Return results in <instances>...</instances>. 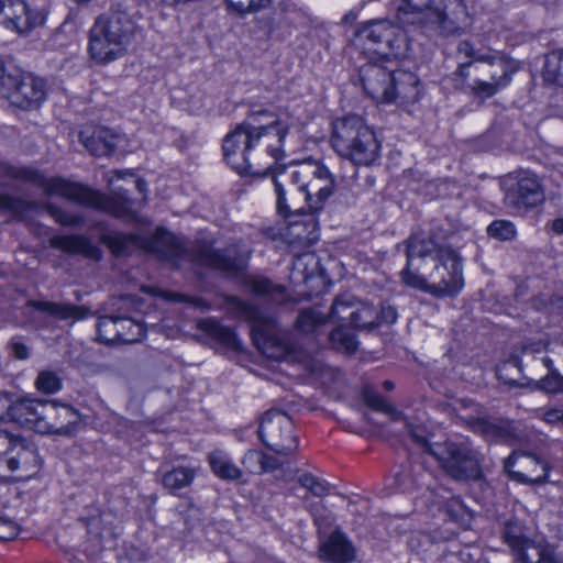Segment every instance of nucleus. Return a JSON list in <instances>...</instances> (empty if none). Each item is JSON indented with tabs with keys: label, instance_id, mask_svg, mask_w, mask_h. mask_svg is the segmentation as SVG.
I'll list each match as a JSON object with an SVG mask.
<instances>
[{
	"label": "nucleus",
	"instance_id": "f257e3e1",
	"mask_svg": "<svg viewBox=\"0 0 563 563\" xmlns=\"http://www.w3.org/2000/svg\"><path fill=\"white\" fill-rule=\"evenodd\" d=\"M287 109L277 113L250 104L246 118L223 139L224 159L243 175H264L285 156L284 145L291 124Z\"/></svg>",
	"mask_w": 563,
	"mask_h": 563
},
{
	"label": "nucleus",
	"instance_id": "f03ea898",
	"mask_svg": "<svg viewBox=\"0 0 563 563\" xmlns=\"http://www.w3.org/2000/svg\"><path fill=\"white\" fill-rule=\"evenodd\" d=\"M277 196V210L284 217L321 210L332 196L335 181L330 170L322 164L283 166L273 172L272 177Z\"/></svg>",
	"mask_w": 563,
	"mask_h": 563
},
{
	"label": "nucleus",
	"instance_id": "7ed1b4c3",
	"mask_svg": "<svg viewBox=\"0 0 563 563\" xmlns=\"http://www.w3.org/2000/svg\"><path fill=\"white\" fill-rule=\"evenodd\" d=\"M136 30L128 8L119 2L97 18L89 32L90 57L100 64L111 63L121 57Z\"/></svg>",
	"mask_w": 563,
	"mask_h": 563
},
{
	"label": "nucleus",
	"instance_id": "20e7f679",
	"mask_svg": "<svg viewBox=\"0 0 563 563\" xmlns=\"http://www.w3.org/2000/svg\"><path fill=\"white\" fill-rule=\"evenodd\" d=\"M331 146L342 158L356 166H371L380 156V142L360 115L349 114L332 123Z\"/></svg>",
	"mask_w": 563,
	"mask_h": 563
},
{
	"label": "nucleus",
	"instance_id": "39448f33",
	"mask_svg": "<svg viewBox=\"0 0 563 563\" xmlns=\"http://www.w3.org/2000/svg\"><path fill=\"white\" fill-rule=\"evenodd\" d=\"M397 16L405 24L439 29L448 35L459 33L470 20L463 0H402Z\"/></svg>",
	"mask_w": 563,
	"mask_h": 563
},
{
	"label": "nucleus",
	"instance_id": "423d86ee",
	"mask_svg": "<svg viewBox=\"0 0 563 563\" xmlns=\"http://www.w3.org/2000/svg\"><path fill=\"white\" fill-rule=\"evenodd\" d=\"M225 303L231 313L251 323L253 341L263 355L274 361H283L291 354V343L273 317L234 296L227 297Z\"/></svg>",
	"mask_w": 563,
	"mask_h": 563
},
{
	"label": "nucleus",
	"instance_id": "0eeeda50",
	"mask_svg": "<svg viewBox=\"0 0 563 563\" xmlns=\"http://www.w3.org/2000/svg\"><path fill=\"white\" fill-rule=\"evenodd\" d=\"M441 470L456 482H478L483 478V455L466 443L445 441L429 448Z\"/></svg>",
	"mask_w": 563,
	"mask_h": 563
},
{
	"label": "nucleus",
	"instance_id": "6e6552de",
	"mask_svg": "<svg viewBox=\"0 0 563 563\" xmlns=\"http://www.w3.org/2000/svg\"><path fill=\"white\" fill-rule=\"evenodd\" d=\"M504 203L517 214H526L545 201L542 179L531 170H517L501 178Z\"/></svg>",
	"mask_w": 563,
	"mask_h": 563
},
{
	"label": "nucleus",
	"instance_id": "1a4fd4ad",
	"mask_svg": "<svg viewBox=\"0 0 563 563\" xmlns=\"http://www.w3.org/2000/svg\"><path fill=\"white\" fill-rule=\"evenodd\" d=\"M356 42L384 58H398L407 51L404 31L388 20H372L357 30Z\"/></svg>",
	"mask_w": 563,
	"mask_h": 563
},
{
	"label": "nucleus",
	"instance_id": "9d476101",
	"mask_svg": "<svg viewBox=\"0 0 563 563\" xmlns=\"http://www.w3.org/2000/svg\"><path fill=\"white\" fill-rule=\"evenodd\" d=\"M257 435L261 442L277 455L291 456L298 450L294 422L282 410L271 409L262 416Z\"/></svg>",
	"mask_w": 563,
	"mask_h": 563
},
{
	"label": "nucleus",
	"instance_id": "9b49d317",
	"mask_svg": "<svg viewBox=\"0 0 563 563\" xmlns=\"http://www.w3.org/2000/svg\"><path fill=\"white\" fill-rule=\"evenodd\" d=\"M434 263L428 273L430 295L437 298L456 296L464 287L462 256L453 247H443Z\"/></svg>",
	"mask_w": 563,
	"mask_h": 563
},
{
	"label": "nucleus",
	"instance_id": "f8f14e48",
	"mask_svg": "<svg viewBox=\"0 0 563 563\" xmlns=\"http://www.w3.org/2000/svg\"><path fill=\"white\" fill-rule=\"evenodd\" d=\"M74 202L107 212L119 219L136 220L134 201L129 197L128 190L118 188L110 195L101 194L87 186L77 183Z\"/></svg>",
	"mask_w": 563,
	"mask_h": 563
},
{
	"label": "nucleus",
	"instance_id": "ddd939ff",
	"mask_svg": "<svg viewBox=\"0 0 563 563\" xmlns=\"http://www.w3.org/2000/svg\"><path fill=\"white\" fill-rule=\"evenodd\" d=\"M250 255V249L241 241H233L224 249H214L211 243L199 242L195 249L198 264L223 272L242 271Z\"/></svg>",
	"mask_w": 563,
	"mask_h": 563
},
{
	"label": "nucleus",
	"instance_id": "4468645a",
	"mask_svg": "<svg viewBox=\"0 0 563 563\" xmlns=\"http://www.w3.org/2000/svg\"><path fill=\"white\" fill-rule=\"evenodd\" d=\"M472 67V62L460 64L453 73V81L455 88L468 92L472 97L482 101L492 98L503 88L507 87L511 81L514 73L506 60H498L499 71L492 73L489 80L474 79L473 82H468V69Z\"/></svg>",
	"mask_w": 563,
	"mask_h": 563
},
{
	"label": "nucleus",
	"instance_id": "2eb2a0df",
	"mask_svg": "<svg viewBox=\"0 0 563 563\" xmlns=\"http://www.w3.org/2000/svg\"><path fill=\"white\" fill-rule=\"evenodd\" d=\"M503 539L517 563H555L552 551L529 539L523 526L517 521L505 523Z\"/></svg>",
	"mask_w": 563,
	"mask_h": 563
},
{
	"label": "nucleus",
	"instance_id": "dca6fc26",
	"mask_svg": "<svg viewBox=\"0 0 563 563\" xmlns=\"http://www.w3.org/2000/svg\"><path fill=\"white\" fill-rule=\"evenodd\" d=\"M508 475L519 483H542L549 464L534 454L514 451L504 462Z\"/></svg>",
	"mask_w": 563,
	"mask_h": 563
},
{
	"label": "nucleus",
	"instance_id": "f3484780",
	"mask_svg": "<svg viewBox=\"0 0 563 563\" xmlns=\"http://www.w3.org/2000/svg\"><path fill=\"white\" fill-rule=\"evenodd\" d=\"M0 21L18 33H27L44 25L46 12L43 9H32L24 0H7L5 5H2Z\"/></svg>",
	"mask_w": 563,
	"mask_h": 563
},
{
	"label": "nucleus",
	"instance_id": "a211bd4d",
	"mask_svg": "<svg viewBox=\"0 0 563 563\" xmlns=\"http://www.w3.org/2000/svg\"><path fill=\"white\" fill-rule=\"evenodd\" d=\"M3 86L11 89L7 98L20 108L37 106L45 97L44 81L31 74L9 75L5 77Z\"/></svg>",
	"mask_w": 563,
	"mask_h": 563
},
{
	"label": "nucleus",
	"instance_id": "6ab92c4d",
	"mask_svg": "<svg viewBox=\"0 0 563 563\" xmlns=\"http://www.w3.org/2000/svg\"><path fill=\"white\" fill-rule=\"evenodd\" d=\"M43 413L47 429L42 431L41 434L70 437L81 421V416L75 408L66 404H59L57 400H47Z\"/></svg>",
	"mask_w": 563,
	"mask_h": 563
},
{
	"label": "nucleus",
	"instance_id": "aec40b11",
	"mask_svg": "<svg viewBox=\"0 0 563 563\" xmlns=\"http://www.w3.org/2000/svg\"><path fill=\"white\" fill-rule=\"evenodd\" d=\"M393 74V70L374 63H367L358 70L363 89L377 102H390Z\"/></svg>",
	"mask_w": 563,
	"mask_h": 563
},
{
	"label": "nucleus",
	"instance_id": "412c9836",
	"mask_svg": "<svg viewBox=\"0 0 563 563\" xmlns=\"http://www.w3.org/2000/svg\"><path fill=\"white\" fill-rule=\"evenodd\" d=\"M10 177L32 183L45 191L48 196H60L67 200H73L77 183L55 177L46 179L38 170L29 167L11 166Z\"/></svg>",
	"mask_w": 563,
	"mask_h": 563
},
{
	"label": "nucleus",
	"instance_id": "4be33fe9",
	"mask_svg": "<svg viewBox=\"0 0 563 563\" xmlns=\"http://www.w3.org/2000/svg\"><path fill=\"white\" fill-rule=\"evenodd\" d=\"M47 400L19 399L12 404L9 420L19 423L21 427L33 430L37 433L47 429L44 421V411Z\"/></svg>",
	"mask_w": 563,
	"mask_h": 563
},
{
	"label": "nucleus",
	"instance_id": "5701e85b",
	"mask_svg": "<svg viewBox=\"0 0 563 563\" xmlns=\"http://www.w3.org/2000/svg\"><path fill=\"white\" fill-rule=\"evenodd\" d=\"M7 459L10 471H16L35 456V450L8 431L0 430V457Z\"/></svg>",
	"mask_w": 563,
	"mask_h": 563
},
{
	"label": "nucleus",
	"instance_id": "b1692460",
	"mask_svg": "<svg viewBox=\"0 0 563 563\" xmlns=\"http://www.w3.org/2000/svg\"><path fill=\"white\" fill-rule=\"evenodd\" d=\"M390 92V102L400 100L401 103H415L420 99V81L411 71L394 70Z\"/></svg>",
	"mask_w": 563,
	"mask_h": 563
},
{
	"label": "nucleus",
	"instance_id": "393cba45",
	"mask_svg": "<svg viewBox=\"0 0 563 563\" xmlns=\"http://www.w3.org/2000/svg\"><path fill=\"white\" fill-rule=\"evenodd\" d=\"M319 556L332 563H351L355 559V550L342 532L335 531L320 545Z\"/></svg>",
	"mask_w": 563,
	"mask_h": 563
},
{
	"label": "nucleus",
	"instance_id": "a878e982",
	"mask_svg": "<svg viewBox=\"0 0 563 563\" xmlns=\"http://www.w3.org/2000/svg\"><path fill=\"white\" fill-rule=\"evenodd\" d=\"M84 146L95 156H107L118 146V135L107 128L86 129L80 132Z\"/></svg>",
	"mask_w": 563,
	"mask_h": 563
},
{
	"label": "nucleus",
	"instance_id": "bb28decb",
	"mask_svg": "<svg viewBox=\"0 0 563 563\" xmlns=\"http://www.w3.org/2000/svg\"><path fill=\"white\" fill-rule=\"evenodd\" d=\"M482 432L488 440L509 445L522 444L527 441V435L514 421L509 420L483 421Z\"/></svg>",
	"mask_w": 563,
	"mask_h": 563
},
{
	"label": "nucleus",
	"instance_id": "cd10ccee",
	"mask_svg": "<svg viewBox=\"0 0 563 563\" xmlns=\"http://www.w3.org/2000/svg\"><path fill=\"white\" fill-rule=\"evenodd\" d=\"M406 256L409 263L413 258H426L431 256L433 261L439 257L440 250L443 247H451L446 244H440L435 236L427 232L412 233L405 242Z\"/></svg>",
	"mask_w": 563,
	"mask_h": 563
},
{
	"label": "nucleus",
	"instance_id": "c85d7f7f",
	"mask_svg": "<svg viewBox=\"0 0 563 563\" xmlns=\"http://www.w3.org/2000/svg\"><path fill=\"white\" fill-rule=\"evenodd\" d=\"M26 306L59 320H81L85 319L90 312L89 308L87 307L76 306L68 302L31 299L26 302Z\"/></svg>",
	"mask_w": 563,
	"mask_h": 563
},
{
	"label": "nucleus",
	"instance_id": "c756f323",
	"mask_svg": "<svg viewBox=\"0 0 563 563\" xmlns=\"http://www.w3.org/2000/svg\"><path fill=\"white\" fill-rule=\"evenodd\" d=\"M51 246L69 254H80L90 260H99L100 250L84 235H55L51 239Z\"/></svg>",
	"mask_w": 563,
	"mask_h": 563
},
{
	"label": "nucleus",
	"instance_id": "7c9ffc66",
	"mask_svg": "<svg viewBox=\"0 0 563 563\" xmlns=\"http://www.w3.org/2000/svg\"><path fill=\"white\" fill-rule=\"evenodd\" d=\"M208 461L213 474L223 481L239 482L243 477L242 470L233 460L222 450L212 451Z\"/></svg>",
	"mask_w": 563,
	"mask_h": 563
},
{
	"label": "nucleus",
	"instance_id": "2f4dec72",
	"mask_svg": "<svg viewBox=\"0 0 563 563\" xmlns=\"http://www.w3.org/2000/svg\"><path fill=\"white\" fill-rule=\"evenodd\" d=\"M100 241L106 244L115 256H124L139 246L140 236L134 233H122L118 231L101 234Z\"/></svg>",
	"mask_w": 563,
	"mask_h": 563
},
{
	"label": "nucleus",
	"instance_id": "473e14b6",
	"mask_svg": "<svg viewBox=\"0 0 563 563\" xmlns=\"http://www.w3.org/2000/svg\"><path fill=\"white\" fill-rule=\"evenodd\" d=\"M151 247L159 256L173 262L183 258L185 253L179 240L169 232H157Z\"/></svg>",
	"mask_w": 563,
	"mask_h": 563
},
{
	"label": "nucleus",
	"instance_id": "72a5a7b5",
	"mask_svg": "<svg viewBox=\"0 0 563 563\" xmlns=\"http://www.w3.org/2000/svg\"><path fill=\"white\" fill-rule=\"evenodd\" d=\"M196 477V470L188 466H177L164 473L161 483L169 493L176 494L178 490L191 485Z\"/></svg>",
	"mask_w": 563,
	"mask_h": 563
},
{
	"label": "nucleus",
	"instance_id": "f704fd0d",
	"mask_svg": "<svg viewBox=\"0 0 563 563\" xmlns=\"http://www.w3.org/2000/svg\"><path fill=\"white\" fill-rule=\"evenodd\" d=\"M350 324L357 329L373 330L380 327L378 312L373 305L357 299L355 309L351 312Z\"/></svg>",
	"mask_w": 563,
	"mask_h": 563
},
{
	"label": "nucleus",
	"instance_id": "c9c22d12",
	"mask_svg": "<svg viewBox=\"0 0 563 563\" xmlns=\"http://www.w3.org/2000/svg\"><path fill=\"white\" fill-rule=\"evenodd\" d=\"M200 328L220 343L232 350H240L241 343L236 333L228 327H223L214 319H207L200 323Z\"/></svg>",
	"mask_w": 563,
	"mask_h": 563
},
{
	"label": "nucleus",
	"instance_id": "e433bc0d",
	"mask_svg": "<svg viewBox=\"0 0 563 563\" xmlns=\"http://www.w3.org/2000/svg\"><path fill=\"white\" fill-rule=\"evenodd\" d=\"M364 402L376 411L387 413L391 420L399 421L404 419V416L394 406L388 404L386 399L380 396L371 386H365L362 391Z\"/></svg>",
	"mask_w": 563,
	"mask_h": 563
},
{
	"label": "nucleus",
	"instance_id": "4c0bfd02",
	"mask_svg": "<svg viewBox=\"0 0 563 563\" xmlns=\"http://www.w3.org/2000/svg\"><path fill=\"white\" fill-rule=\"evenodd\" d=\"M543 79L563 88V49L553 51L547 56Z\"/></svg>",
	"mask_w": 563,
	"mask_h": 563
},
{
	"label": "nucleus",
	"instance_id": "58836bf2",
	"mask_svg": "<svg viewBox=\"0 0 563 563\" xmlns=\"http://www.w3.org/2000/svg\"><path fill=\"white\" fill-rule=\"evenodd\" d=\"M356 301L357 298L350 292L338 295L332 302L329 317L350 323L352 319L351 312L355 309Z\"/></svg>",
	"mask_w": 563,
	"mask_h": 563
},
{
	"label": "nucleus",
	"instance_id": "ea45409f",
	"mask_svg": "<svg viewBox=\"0 0 563 563\" xmlns=\"http://www.w3.org/2000/svg\"><path fill=\"white\" fill-rule=\"evenodd\" d=\"M98 341L103 344L120 343V331L118 329V316H102L97 323Z\"/></svg>",
	"mask_w": 563,
	"mask_h": 563
},
{
	"label": "nucleus",
	"instance_id": "a19ab883",
	"mask_svg": "<svg viewBox=\"0 0 563 563\" xmlns=\"http://www.w3.org/2000/svg\"><path fill=\"white\" fill-rule=\"evenodd\" d=\"M118 329L120 331V343H134L145 335L143 324L128 317L118 316Z\"/></svg>",
	"mask_w": 563,
	"mask_h": 563
},
{
	"label": "nucleus",
	"instance_id": "79ce46f5",
	"mask_svg": "<svg viewBox=\"0 0 563 563\" xmlns=\"http://www.w3.org/2000/svg\"><path fill=\"white\" fill-rule=\"evenodd\" d=\"M35 203L7 194H0V211L10 212L13 217L22 219L24 214L35 208Z\"/></svg>",
	"mask_w": 563,
	"mask_h": 563
},
{
	"label": "nucleus",
	"instance_id": "37998d69",
	"mask_svg": "<svg viewBox=\"0 0 563 563\" xmlns=\"http://www.w3.org/2000/svg\"><path fill=\"white\" fill-rule=\"evenodd\" d=\"M327 322V318L314 309H305L298 314L295 325L302 333H312Z\"/></svg>",
	"mask_w": 563,
	"mask_h": 563
},
{
	"label": "nucleus",
	"instance_id": "c03bdc74",
	"mask_svg": "<svg viewBox=\"0 0 563 563\" xmlns=\"http://www.w3.org/2000/svg\"><path fill=\"white\" fill-rule=\"evenodd\" d=\"M253 294L260 296H269L274 301L280 302L284 299L285 287L274 285L267 278H253L249 283Z\"/></svg>",
	"mask_w": 563,
	"mask_h": 563
},
{
	"label": "nucleus",
	"instance_id": "a18cd8bd",
	"mask_svg": "<svg viewBox=\"0 0 563 563\" xmlns=\"http://www.w3.org/2000/svg\"><path fill=\"white\" fill-rule=\"evenodd\" d=\"M330 341L335 349L349 354L354 353L358 345L355 334L344 327H338L331 331Z\"/></svg>",
	"mask_w": 563,
	"mask_h": 563
},
{
	"label": "nucleus",
	"instance_id": "49530a36",
	"mask_svg": "<svg viewBox=\"0 0 563 563\" xmlns=\"http://www.w3.org/2000/svg\"><path fill=\"white\" fill-rule=\"evenodd\" d=\"M411 265L412 262L409 263V260H407L405 268L400 272L401 282L410 288L430 294L431 282L429 280V276H422L418 272L412 271Z\"/></svg>",
	"mask_w": 563,
	"mask_h": 563
},
{
	"label": "nucleus",
	"instance_id": "de8ad7c7",
	"mask_svg": "<svg viewBox=\"0 0 563 563\" xmlns=\"http://www.w3.org/2000/svg\"><path fill=\"white\" fill-rule=\"evenodd\" d=\"M488 236L499 241H511L517 235L515 224L509 220H495L486 230Z\"/></svg>",
	"mask_w": 563,
	"mask_h": 563
},
{
	"label": "nucleus",
	"instance_id": "09e8293b",
	"mask_svg": "<svg viewBox=\"0 0 563 563\" xmlns=\"http://www.w3.org/2000/svg\"><path fill=\"white\" fill-rule=\"evenodd\" d=\"M231 12L240 16L257 12L269 5L271 0H225Z\"/></svg>",
	"mask_w": 563,
	"mask_h": 563
},
{
	"label": "nucleus",
	"instance_id": "8fccbe9b",
	"mask_svg": "<svg viewBox=\"0 0 563 563\" xmlns=\"http://www.w3.org/2000/svg\"><path fill=\"white\" fill-rule=\"evenodd\" d=\"M35 386L44 394H54L62 388V379L53 371H42L36 377Z\"/></svg>",
	"mask_w": 563,
	"mask_h": 563
},
{
	"label": "nucleus",
	"instance_id": "3c124183",
	"mask_svg": "<svg viewBox=\"0 0 563 563\" xmlns=\"http://www.w3.org/2000/svg\"><path fill=\"white\" fill-rule=\"evenodd\" d=\"M298 483L316 497H324L329 494V487L327 483L319 479L311 473L301 474L298 477Z\"/></svg>",
	"mask_w": 563,
	"mask_h": 563
},
{
	"label": "nucleus",
	"instance_id": "603ef678",
	"mask_svg": "<svg viewBox=\"0 0 563 563\" xmlns=\"http://www.w3.org/2000/svg\"><path fill=\"white\" fill-rule=\"evenodd\" d=\"M46 211L48 214L60 225L77 227L84 222V218L77 214H71L56 206L47 205Z\"/></svg>",
	"mask_w": 563,
	"mask_h": 563
},
{
	"label": "nucleus",
	"instance_id": "864d4df0",
	"mask_svg": "<svg viewBox=\"0 0 563 563\" xmlns=\"http://www.w3.org/2000/svg\"><path fill=\"white\" fill-rule=\"evenodd\" d=\"M538 388L549 394L563 393V375L559 372L548 373L538 382Z\"/></svg>",
	"mask_w": 563,
	"mask_h": 563
},
{
	"label": "nucleus",
	"instance_id": "5fc2aeb1",
	"mask_svg": "<svg viewBox=\"0 0 563 563\" xmlns=\"http://www.w3.org/2000/svg\"><path fill=\"white\" fill-rule=\"evenodd\" d=\"M262 452L263 451L247 450L244 453L241 463L251 474H261L260 467H262L263 460Z\"/></svg>",
	"mask_w": 563,
	"mask_h": 563
},
{
	"label": "nucleus",
	"instance_id": "6e6d98bb",
	"mask_svg": "<svg viewBox=\"0 0 563 563\" xmlns=\"http://www.w3.org/2000/svg\"><path fill=\"white\" fill-rule=\"evenodd\" d=\"M262 467H260L261 470V474H264V473H272V472H275L279 468H282L284 466V464L286 463V460L288 456H280V455H277L275 453V455H272V454H267L265 452H262Z\"/></svg>",
	"mask_w": 563,
	"mask_h": 563
},
{
	"label": "nucleus",
	"instance_id": "4d7b16f0",
	"mask_svg": "<svg viewBox=\"0 0 563 563\" xmlns=\"http://www.w3.org/2000/svg\"><path fill=\"white\" fill-rule=\"evenodd\" d=\"M8 349L11 355L20 361L27 360L31 355L30 347L19 336H14L10 340Z\"/></svg>",
	"mask_w": 563,
	"mask_h": 563
},
{
	"label": "nucleus",
	"instance_id": "13d9d810",
	"mask_svg": "<svg viewBox=\"0 0 563 563\" xmlns=\"http://www.w3.org/2000/svg\"><path fill=\"white\" fill-rule=\"evenodd\" d=\"M407 430H408V433L410 434L411 439L417 444L422 446L428 453H429V448L430 446H435L438 444V443H435V444L429 443L428 437H427V431L422 427L413 426L411 423H407Z\"/></svg>",
	"mask_w": 563,
	"mask_h": 563
},
{
	"label": "nucleus",
	"instance_id": "bf43d9fd",
	"mask_svg": "<svg viewBox=\"0 0 563 563\" xmlns=\"http://www.w3.org/2000/svg\"><path fill=\"white\" fill-rule=\"evenodd\" d=\"M19 532L20 529L14 521L0 517V541L12 540Z\"/></svg>",
	"mask_w": 563,
	"mask_h": 563
},
{
	"label": "nucleus",
	"instance_id": "052dcab7",
	"mask_svg": "<svg viewBox=\"0 0 563 563\" xmlns=\"http://www.w3.org/2000/svg\"><path fill=\"white\" fill-rule=\"evenodd\" d=\"M378 312V320L380 322V325L383 323H386V324H391L394 322H396L397 318H398V312H397V309L396 307L389 305V303H383L380 306V309Z\"/></svg>",
	"mask_w": 563,
	"mask_h": 563
},
{
	"label": "nucleus",
	"instance_id": "680f3d73",
	"mask_svg": "<svg viewBox=\"0 0 563 563\" xmlns=\"http://www.w3.org/2000/svg\"><path fill=\"white\" fill-rule=\"evenodd\" d=\"M12 404L10 394L0 391V420L10 418Z\"/></svg>",
	"mask_w": 563,
	"mask_h": 563
},
{
	"label": "nucleus",
	"instance_id": "e2e57ef3",
	"mask_svg": "<svg viewBox=\"0 0 563 563\" xmlns=\"http://www.w3.org/2000/svg\"><path fill=\"white\" fill-rule=\"evenodd\" d=\"M543 419L548 423H561L563 426V408H552L543 413Z\"/></svg>",
	"mask_w": 563,
	"mask_h": 563
},
{
	"label": "nucleus",
	"instance_id": "0e129e2a",
	"mask_svg": "<svg viewBox=\"0 0 563 563\" xmlns=\"http://www.w3.org/2000/svg\"><path fill=\"white\" fill-rule=\"evenodd\" d=\"M183 301L188 302L201 311H208L211 308V305L201 297L183 296Z\"/></svg>",
	"mask_w": 563,
	"mask_h": 563
},
{
	"label": "nucleus",
	"instance_id": "69168bd1",
	"mask_svg": "<svg viewBox=\"0 0 563 563\" xmlns=\"http://www.w3.org/2000/svg\"><path fill=\"white\" fill-rule=\"evenodd\" d=\"M498 60H505L503 57H499V56H496V55H492V54H488V53H479L477 52L474 59L471 60L473 64L476 63V62H479V63H487L492 66H496L498 68Z\"/></svg>",
	"mask_w": 563,
	"mask_h": 563
},
{
	"label": "nucleus",
	"instance_id": "338daca9",
	"mask_svg": "<svg viewBox=\"0 0 563 563\" xmlns=\"http://www.w3.org/2000/svg\"><path fill=\"white\" fill-rule=\"evenodd\" d=\"M457 52L464 54L466 57L474 59L477 51L474 49L473 45L468 41H462L457 45Z\"/></svg>",
	"mask_w": 563,
	"mask_h": 563
},
{
	"label": "nucleus",
	"instance_id": "774afa93",
	"mask_svg": "<svg viewBox=\"0 0 563 563\" xmlns=\"http://www.w3.org/2000/svg\"><path fill=\"white\" fill-rule=\"evenodd\" d=\"M551 229L556 234H563V218H558L551 222Z\"/></svg>",
	"mask_w": 563,
	"mask_h": 563
}]
</instances>
